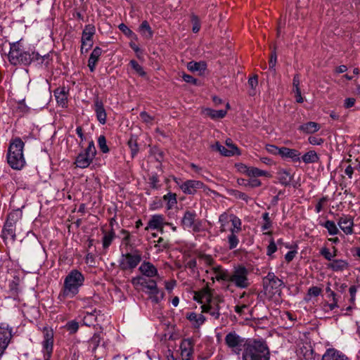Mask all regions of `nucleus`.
<instances>
[{
	"label": "nucleus",
	"mask_w": 360,
	"mask_h": 360,
	"mask_svg": "<svg viewBox=\"0 0 360 360\" xmlns=\"http://www.w3.org/2000/svg\"><path fill=\"white\" fill-rule=\"evenodd\" d=\"M94 103V110L96 112V118L101 124H104L106 122L107 114L103 103L98 97L95 98Z\"/></svg>",
	"instance_id": "obj_15"
},
{
	"label": "nucleus",
	"mask_w": 360,
	"mask_h": 360,
	"mask_svg": "<svg viewBox=\"0 0 360 360\" xmlns=\"http://www.w3.org/2000/svg\"><path fill=\"white\" fill-rule=\"evenodd\" d=\"M236 232L235 231H230V234L228 236V243H229V248L230 250H233L237 247L239 243V239L237 236Z\"/></svg>",
	"instance_id": "obj_41"
},
{
	"label": "nucleus",
	"mask_w": 360,
	"mask_h": 360,
	"mask_svg": "<svg viewBox=\"0 0 360 360\" xmlns=\"http://www.w3.org/2000/svg\"><path fill=\"white\" fill-rule=\"evenodd\" d=\"M211 295L207 290H204L203 292H195L193 299L200 303H203L204 302H208L210 300Z\"/></svg>",
	"instance_id": "obj_39"
},
{
	"label": "nucleus",
	"mask_w": 360,
	"mask_h": 360,
	"mask_svg": "<svg viewBox=\"0 0 360 360\" xmlns=\"http://www.w3.org/2000/svg\"><path fill=\"white\" fill-rule=\"evenodd\" d=\"M322 226L328 230L330 235L334 236L339 233L338 229L333 221L327 220Z\"/></svg>",
	"instance_id": "obj_44"
},
{
	"label": "nucleus",
	"mask_w": 360,
	"mask_h": 360,
	"mask_svg": "<svg viewBox=\"0 0 360 360\" xmlns=\"http://www.w3.org/2000/svg\"><path fill=\"white\" fill-rule=\"evenodd\" d=\"M261 185V181L257 179H250V180L248 181L247 184H245V186H250L251 188L259 187Z\"/></svg>",
	"instance_id": "obj_59"
},
{
	"label": "nucleus",
	"mask_w": 360,
	"mask_h": 360,
	"mask_svg": "<svg viewBox=\"0 0 360 360\" xmlns=\"http://www.w3.org/2000/svg\"><path fill=\"white\" fill-rule=\"evenodd\" d=\"M127 144H128L129 148L131 150V157L134 158L137 155V153L139 150V145H138V142H137V136L135 135H131V137L129 138V139L128 140Z\"/></svg>",
	"instance_id": "obj_35"
},
{
	"label": "nucleus",
	"mask_w": 360,
	"mask_h": 360,
	"mask_svg": "<svg viewBox=\"0 0 360 360\" xmlns=\"http://www.w3.org/2000/svg\"><path fill=\"white\" fill-rule=\"evenodd\" d=\"M283 285V281L279 279L274 273L269 272L267 276L263 278L264 290L272 295L280 292L281 287Z\"/></svg>",
	"instance_id": "obj_10"
},
{
	"label": "nucleus",
	"mask_w": 360,
	"mask_h": 360,
	"mask_svg": "<svg viewBox=\"0 0 360 360\" xmlns=\"http://www.w3.org/2000/svg\"><path fill=\"white\" fill-rule=\"evenodd\" d=\"M213 150L219 152L222 155L226 157L233 156L234 155L240 154L238 148H232V150L226 148L224 146L221 145L218 141L211 146Z\"/></svg>",
	"instance_id": "obj_22"
},
{
	"label": "nucleus",
	"mask_w": 360,
	"mask_h": 360,
	"mask_svg": "<svg viewBox=\"0 0 360 360\" xmlns=\"http://www.w3.org/2000/svg\"><path fill=\"white\" fill-rule=\"evenodd\" d=\"M200 259L206 264L212 265L214 262L212 257L207 255H200Z\"/></svg>",
	"instance_id": "obj_64"
},
{
	"label": "nucleus",
	"mask_w": 360,
	"mask_h": 360,
	"mask_svg": "<svg viewBox=\"0 0 360 360\" xmlns=\"http://www.w3.org/2000/svg\"><path fill=\"white\" fill-rule=\"evenodd\" d=\"M102 340L101 333H95L88 341V349L94 354L95 357L97 356L96 351L100 347Z\"/></svg>",
	"instance_id": "obj_20"
},
{
	"label": "nucleus",
	"mask_w": 360,
	"mask_h": 360,
	"mask_svg": "<svg viewBox=\"0 0 360 360\" xmlns=\"http://www.w3.org/2000/svg\"><path fill=\"white\" fill-rule=\"evenodd\" d=\"M139 32L146 38L150 39L153 35V32L148 21L144 20L139 27Z\"/></svg>",
	"instance_id": "obj_36"
},
{
	"label": "nucleus",
	"mask_w": 360,
	"mask_h": 360,
	"mask_svg": "<svg viewBox=\"0 0 360 360\" xmlns=\"http://www.w3.org/2000/svg\"><path fill=\"white\" fill-rule=\"evenodd\" d=\"M141 261V253L138 250L132 252L122 254L120 259L119 266L123 271L135 269Z\"/></svg>",
	"instance_id": "obj_6"
},
{
	"label": "nucleus",
	"mask_w": 360,
	"mask_h": 360,
	"mask_svg": "<svg viewBox=\"0 0 360 360\" xmlns=\"http://www.w3.org/2000/svg\"><path fill=\"white\" fill-rule=\"evenodd\" d=\"M13 328L6 323H0V358L8 347L12 337Z\"/></svg>",
	"instance_id": "obj_11"
},
{
	"label": "nucleus",
	"mask_w": 360,
	"mask_h": 360,
	"mask_svg": "<svg viewBox=\"0 0 360 360\" xmlns=\"http://www.w3.org/2000/svg\"><path fill=\"white\" fill-rule=\"evenodd\" d=\"M54 96L57 103L62 108L67 107L68 91L65 87L58 88L54 91Z\"/></svg>",
	"instance_id": "obj_24"
},
{
	"label": "nucleus",
	"mask_w": 360,
	"mask_h": 360,
	"mask_svg": "<svg viewBox=\"0 0 360 360\" xmlns=\"http://www.w3.org/2000/svg\"><path fill=\"white\" fill-rule=\"evenodd\" d=\"M231 221L232 224V228L230 231H235L236 233H239L241 231V221L236 216L231 214Z\"/></svg>",
	"instance_id": "obj_46"
},
{
	"label": "nucleus",
	"mask_w": 360,
	"mask_h": 360,
	"mask_svg": "<svg viewBox=\"0 0 360 360\" xmlns=\"http://www.w3.org/2000/svg\"><path fill=\"white\" fill-rule=\"evenodd\" d=\"M165 201L167 202V209H172L176 203V195L172 193H168L163 196Z\"/></svg>",
	"instance_id": "obj_43"
},
{
	"label": "nucleus",
	"mask_w": 360,
	"mask_h": 360,
	"mask_svg": "<svg viewBox=\"0 0 360 360\" xmlns=\"http://www.w3.org/2000/svg\"><path fill=\"white\" fill-rule=\"evenodd\" d=\"M98 145L101 151L103 153L109 152V148L106 143V139L104 135H101L98 139Z\"/></svg>",
	"instance_id": "obj_47"
},
{
	"label": "nucleus",
	"mask_w": 360,
	"mask_h": 360,
	"mask_svg": "<svg viewBox=\"0 0 360 360\" xmlns=\"http://www.w3.org/2000/svg\"><path fill=\"white\" fill-rule=\"evenodd\" d=\"M160 180L157 174H152L149 177V184L150 187L153 189H159L160 184H159Z\"/></svg>",
	"instance_id": "obj_49"
},
{
	"label": "nucleus",
	"mask_w": 360,
	"mask_h": 360,
	"mask_svg": "<svg viewBox=\"0 0 360 360\" xmlns=\"http://www.w3.org/2000/svg\"><path fill=\"white\" fill-rule=\"evenodd\" d=\"M25 143L20 138H15L9 145L7 161L11 167L15 170L22 169L25 165V160L23 155Z\"/></svg>",
	"instance_id": "obj_4"
},
{
	"label": "nucleus",
	"mask_w": 360,
	"mask_h": 360,
	"mask_svg": "<svg viewBox=\"0 0 360 360\" xmlns=\"http://www.w3.org/2000/svg\"><path fill=\"white\" fill-rule=\"evenodd\" d=\"M277 250V247L274 240H271L269 245L267 247L266 254L269 256H271L273 253H274Z\"/></svg>",
	"instance_id": "obj_60"
},
{
	"label": "nucleus",
	"mask_w": 360,
	"mask_h": 360,
	"mask_svg": "<svg viewBox=\"0 0 360 360\" xmlns=\"http://www.w3.org/2000/svg\"><path fill=\"white\" fill-rule=\"evenodd\" d=\"M96 155V150L93 141L89 143L84 153H79L76 158L75 164L79 168H86L92 162Z\"/></svg>",
	"instance_id": "obj_8"
},
{
	"label": "nucleus",
	"mask_w": 360,
	"mask_h": 360,
	"mask_svg": "<svg viewBox=\"0 0 360 360\" xmlns=\"http://www.w3.org/2000/svg\"><path fill=\"white\" fill-rule=\"evenodd\" d=\"M248 84L252 88V89L255 90L258 84V76L255 75L253 77L249 78Z\"/></svg>",
	"instance_id": "obj_63"
},
{
	"label": "nucleus",
	"mask_w": 360,
	"mask_h": 360,
	"mask_svg": "<svg viewBox=\"0 0 360 360\" xmlns=\"http://www.w3.org/2000/svg\"><path fill=\"white\" fill-rule=\"evenodd\" d=\"M149 279H146L142 276H139L137 278H135L132 280V283L134 284H140L143 288H146V285H148V281Z\"/></svg>",
	"instance_id": "obj_57"
},
{
	"label": "nucleus",
	"mask_w": 360,
	"mask_h": 360,
	"mask_svg": "<svg viewBox=\"0 0 360 360\" xmlns=\"http://www.w3.org/2000/svg\"><path fill=\"white\" fill-rule=\"evenodd\" d=\"M242 360H270V351L264 340H248L244 345Z\"/></svg>",
	"instance_id": "obj_2"
},
{
	"label": "nucleus",
	"mask_w": 360,
	"mask_h": 360,
	"mask_svg": "<svg viewBox=\"0 0 360 360\" xmlns=\"http://www.w3.org/2000/svg\"><path fill=\"white\" fill-rule=\"evenodd\" d=\"M149 296L151 300L155 303H158L164 297V292H160V290L156 288L155 290L149 291Z\"/></svg>",
	"instance_id": "obj_42"
},
{
	"label": "nucleus",
	"mask_w": 360,
	"mask_h": 360,
	"mask_svg": "<svg viewBox=\"0 0 360 360\" xmlns=\"http://www.w3.org/2000/svg\"><path fill=\"white\" fill-rule=\"evenodd\" d=\"M186 319L192 323L195 328H198L205 321V317L202 314H198L195 312L187 313Z\"/></svg>",
	"instance_id": "obj_27"
},
{
	"label": "nucleus",
	"mask_w": 360,
	"mask_h": 360,
	"mask_svg": "<svg viewBox=\"0 0 360 360\" xmlns=\"http://www.w3.org/2000/svg\"><path fill=\"white\" fill-rule=\"evenodd\" d=\"M212 270L215 275L214 278L212 277L213 281L215 278L217 281H228V282L230 281L231 273L228 270L224 269L221 266L218 265V266H214L212 268Z\"/></svg>",
	"instance_id": "obj_19"
},
{
	"label": "nucleus",
	"mask_w": 360,
	"mask_h": 360,
	"mask_svg": "<svg viewBox=\"0 0 360 360\" xmlns=\"http://www.w3.org/2000/svg\"><path fill=\"white\" fill-rule=\"evenodd\" d=\"M232 193L236 198L241 199L248 202V196L245 193L240 192L237 190L232 191Z\"/></svg>",
	"instance_id": "obj_61"
},
{
	"label": "nucleus",
	"mask_w": 360,
	"mask_h": 360,
	"mask_svg": "<svg viewBox=\"0 0 360 360\" xmlns=\"http://www.w3.org/2000/svg\"><path fill=\"white\" fill-rule=\"evenodd\" d=\"M17 221L18 214L16 212L8 214L1 233V237L4 241L10 239L13 243L16 240L15 224Z\"/></svg>",
	"instance_id": "obj_7"
},
{
	"label": "nucleus",
	"mask_w": 360,
	"mask_h": 360,
	"mask_svg": "<svg viewBox=\"0 0 360 360\" xmlns=\"http://www.w3.org/2000/svg\"><path fill=\"white\" fill-rule=\"evenodd\" d=\"M191 21L192 23V31L194 33H198L200 30V20L198 15L192 13L191 15Z\"/></svg>",
	"instance_id": "obj_45"
},
{
	"label": "nucleus",
	"mask_w": 360,
	"mask_h": 360,
	"mask_svg": "<svg viewBox=\"0 0 360 360\" xmlns=\"http://www.w3.org/2000/svg\"><path fill=\"white\" fill-rule=\"evenodd\" d=\"M49 54L41 56L35 51H26L23 49L20 41H17L11 44V49L8 55L9 62L13 65H28L32 63L41 64L48 59Z\"/></svg>",
	"instance_id": "obj_1"
},
{
	"label": "nucleus",
	"mask_w": 360,
	"mask_h": 360,
	"mask_svg": "<svg viewBox=\"0 0 360 360\" xmlns=\"http://www.w3.org/2000/svg\"><path fill=\"white\" fill-rule=\"evenodd\" d=\"M121 233L124 236L123 237V239H122V242L123 243L128 246V245H130L131 246V243H130V239H131V235H130V233L125 230V229H122L121 231Z\"/></svg>",
	"instance_id": "obj_56"
},
{
	"label": "nucleus",
	"mask_w": 360,
	"mask_h": 360,
	"mask_svg": "<svg viewBox=\"0 0 360 360\" xmlns=\"http://www.w3.org/2000/svg\"><path fill=\"white\" fill-rule=\"evenodd\" d=\"M84 276L78 270L72 269L65 276L63 288L58 298L65 300L66 298H73L79 291V288L84 285Z\"/></svg>",
	"instance_id": "obj_3"
},
{
	"label": "nucleus",
	"mask_w": 360,
	"mask_h": 360,
	"mask_svg": "<svg viewBox=\"0 0 360 360\" xmlns=\"http://www.w3.org/2000/svg\"><path fill=\"white\" fill-rule=\"evenodd\" d=\"M247 340L240 337L236 331L229 332L224 338L226 346L236 354H240L242 350L241 347L244 349V345Z\"/></svg>",
	"instance_id": "obj_9"
},
{
	"label": "nucleus",
	"mask_w": 360,
	"mask_h": 360,
	"mask_svg": "<svg viewBox=\"0 0 360 360\" xmlns=\"http://www.w3.org/2000/svg\"><path fill=\"white\" fill-rule=\"evenodd\" d=\"M321 360H349V359L342 352L330 348L326 351Z\"/></svg>",
	"instance_id": "obj_18"
},
{
	"label": "nucleus",
	"mask_w": 360,
	"mask_h": 360,
	"mask_svg": "<svg viewBox=\"0 0 360 360\" xmlns=\"http://www.w3.org/2000/svg\"><path fill=\"white\" fill-rule=\"evenodd\" d=\"M95 34V27L91 25L85 26L82 37V42H91L93 41V36Z\"/></svg>",
	"instance_id": "obj_30"
},
{
	"label": "nucleus",
	"mask_w": 360,
	"mask_h": 360,
	"mask_svg": "<svg viewBox=\"0 0 360 360\" xmlns=\"http://www.w3.org/2000/svg\"><path fill=\"white\" fill-rule=\"evenodd\" d=\"M97 311L96 309L91 312L86 311L83 317V323L85 326H92L96 321Z\"/></svg>",
	"instance_id": "obj_34"
},
{
	"label": "nucleus",
	"mask_w": 360,
	"mask_h": 360,
	"mask_svg": "<svg viewBox=\"0 0 360 360\" xmlns=\"http://www.w3.org/2000/svg\"><path fill=\"white\" fill-rule=\"evenodd\" d=\"M164 225V217L160 214H155L152 216L150 219L148 221L146 227L145 228L146 231H148L149 229H159Z\"/></svg>",
	"instance_id": "obj_26"
},
{
	"label": "nucleus",
	"mask_w": 360,
	"mask_h": 360,
	"mask_svg": "<svg viewBox=\"0 0 360 360\" xmlns=\"http://www.w3.org/2000/svg\"><path fill=\"white\" fill-rule=\"evenodd\" d=\"M102 53L103 50L98 46H96L91 52L88 60V67L91 72L95 70L96 63Z\"/></svg>",
	"instance_id": "obj_23"
},
{
	"label": "nucleus",
	"mask_w": 360,
	"mask_h": 360,
	"mask_svg": "<svg viewBox=\"0 0 360 360\" xmlns=\"http://www.w3.org/2000/svg\"><path fill=\"white\" fill-rule=\"evenodd\" d=\"M338 225L343 232L348 235L352 234L353 232V219L347 216H343L340 218Z\"/></svg>",
	"instance_id": "obj_21"
},
{
	"label": "nucleus",
	"mask_w": 360,
	"mask_h": 360,
	"mask_svg": "<svg viewBox=\"0 0 360 360\" xmlns=\"http://www.w3.org/2000/svg\"><path fill=\"white\" fill-rule=\"evenodd\" d=\"M320 254L328 261H332V258L336 256L335 252L332 255L327 248H323L320 251Z\"/></svg>",
	"instance_id": "obj_53"
},
{
	"label": "nucleus",
	"mask_w": 360,
	"mask_h": 360,
	"mask_svg": "<svg viewBox=\"0 0 360 360\" xmlns=\"http://www.w3.org/2000/svg\"><path fill=\"white\" fill-rule=\"evenodd\" d=\"M321 292L322 290L321 288L317 286H312L309 288L307 295L309 296L317 297L321 294Z\"/></svg>",
	"instance_id": "obj_55"
},
{
	"label": "nucleus",
	"mask_w": 360,
	"mask_h": 360,
	"mask_svg": "<svg viewBox=\"0 0 360 360\" xmlns=\"http://www.w3.org/2000/svg\"><path fill=\"white\" fill-rule=\"evenodd\" d=\"M187 68L191 71H204L206 69V64L204 62H189L187 65Z\"/></svg>",
	"instance_id": "obj_40"
},
{
	"label": "nucleus",
	"mask_w": 360,
	"mask_h": 360,
	"mask_svg": "<svg viewBox=\"0 0 360 360\" xmlns=\"http://www.w3.org/2000/svg\"><path fill=\"white\" fill-rule=\"evenodd\" d=\"M194 342L192 339H184L180 345L181 356L186 360H189L193 354Z\"/></svg>",
	"instance_id": "obj_16"
},
{
	"label": "nucleus",
	"mask_w": 360,
	"mask_h": 360,
	"mask_svg": "<svg viewBox=\"0 0 360 360\" xmlns=\"http://www.w3.org/2000/svg\"><path fill=\"white\" fill-rule=\"evenodd\" d=\"M65 328L70 334H74L79 329V323L75 321H70L67 323Z\"/></svg>",
	"instance_id": "obj_48"
},
{
	"label": "nucleus",
	"mask_w": 360,
	"mask_h": 360,
	"mask_svg": "<svg viewBox=\"0 0 360 360\" xmlns=\"http://www.w3.org/2000/svg\"><path fill=\"white\" fill-rule=\"evenodd\" d=\"M103 233H104L102 239L103 248L104 249H107L111 245L113 239L115 238V233L113 229H112L109 232H106L103 230Z\"/></svg>",
	"instance_id": "obj_33"
},
{
	"label": "nucleus",
	"mask_w": 360,
	"mask_h": 360,
	"mask_svg": "<svg viewBox=\"0 0 360 360\" xmlns=\"http://www.w3.org/2000/svg\"><path fill=\"white\" fill-rule=\"evenodd\" d=\"M197 214L193 211L187 210L181 219V224L184 229H192L194 231H199L198 221L196 219Z\"/></svg>",
	"instance_id": "obj_14"
},
{
	"label": "nucleus",
	"mask_w": 360,
	"mask_h": 360,
	"mask_svg": "<svg viewBox=\"0 0 360 360\" xmlns=\"http://www.w3.org/2000/svg\"><path fill=\"white\" fill-rule=\"evenodd\" d=\"M278 176L279 182L284 186L289 185L292 179V176L290 174V173L285 169L279 170L278 172Z\"/></svg>",
	"instance_id": "obj_32"
},
{
	"label": "nucleus",
	"mask_w": 360,
	"mask_h": 360,
	"mask_svg": "<svg viewBox=\"0 0 360 360\" xmlns=\"http://www.w3.org/2000/svg\"><path fill=\"white\" fill-rule=\"evenodd\" d=\"M149 279H146L142 276H139L137 278H135L132 280V283L134 284H140L143 288H146V285H148V281Z\"/></svg>",
	"instance_id": "obj_58"
},
{
	"label": "nucleus",
	"mask_w": 360,
	"mask_h": 360,
	"mask_svg": "<svg viewBox=\"0 0 360 360\" xmlns=\"http://www.w3.org/2000/svg\"><path fill=\"white\" fill-rule=\"evenodd\" d=\"M130 65L132 67V68L140 75V76H145L146 72L143 70V68L138 63L137 61L132 60L130 61Z\"/></svg>",
	"instance_id": "obj_50"
},
{
	"label": "nucleus",
	"mask_w": 360,
	"mask_h": 360,
	"mask_svg": "<svg viewBox=\"0 0 360 360\" xmlns=\"http://www.w3.org/2000/svg\"><path fill=\"white\" fill-rule=\"evenodd\" d=\"M140 117L143 122L146 123H151L153 120V117L148 115L146 112L143 111L140 113Z\"/></svg>",
	"instance_id": "obj_62"
},
{
	"label": "nucleus",
	"mask_w": 360,
	"mask_h": 360,
	"mask_svg": "<svg viewBox=\"0 0 360 360\" xmlns=\"http://www.w3.org/2000/svg\"><path fill=\"white\" fill-rule=\"evenodd\" d=\"M276 61H277L276 52L275 50H274L271 53L270 59H269V70L273 71L274 73H276L275 66L276 64Z\"/></svg>",
	"instance_id": "obj_51"
},
{
	"label": "nucleus",
	"mask_w": 360,
	"mask_h": 360,
	"mask_svg": "<svg viewBox=\"0 0 360 360\" xmlns=\"http://www.w3.org/2000/svg\"><path fill=\"white\" fill-rule=\"evenodd\" d=\"M248 270L244 266H236L231 273L229 282L233 283L238 288H247L250 285L248 277Z\"/></svg>",
	"instance_id": "obj_5"
},
{
	"label": "nucleus",
	"mask_w": 360,
	"mask_h": 360,
	"mask_svg": "<svg viewBox=\"0 0 360 360\" xmlns=\"http://www.w3.org/2000/svg\"><path fill=\"white\" fill-rule=\"evenodd\" d=\"M320 127L318 123L314 122H309L299 127V130L306 134H313L319 131Z\"/></svg>",
	"instance_id": "obj_29"
},
{
	"label": "nucleus",
	"mask_w": 360,
	"mask_h": 360,
	"mask_svg": "<svg viewBox=\"0 0 360 360\" xmlns=\"http://www.w3.org/2000/svg\"><path fill=\"white\" fill-rule=\"evenodd\" d=\"M205 112L207 115L214 120L221 119L224 117L227 113L226 110H216L210 108L206 109Z\"/></svg>",
	"instance_id": "obj_37"
},
{
	"label": "nucleus",
	"mask_w": 360,
	"mask_h": 360,
	"mask_svg": "<svg viewBox=\"0 0 360 360\" xmlns=\"http://www.w3.org/2000/svg\"><path fill=\"white\" fill-rule=\"evenodd\" d=\"M223 302V299L219 297H210L207 304L202 306V312L208 313L215 319H218L220 316L219 313V303Z\"/></svg>",
	"instance_id": "obj_13"
},
{
	"label": "nucleus",
	"mask_w": 360,
	"mask_h": 360,
	"mask_svg": "<svg viewBox=\"0 0 360 360\" xmlns=\"http://www.w3.org/2000/svg\"><path fill=\"white\" fill-rule=\"evenodd\" d=\"M266 149L271 154L281 155V148L274 145L268 144L266 146Z\"/></svg>",
	"instance_id": "obj_54"
},
{
	"label": "nucleus",
	"mask_w": 360,
	"mask_h": 360,
	"mask_svg": "<svg viewBox=\"0 0 360 360\" xmlns=\"http://www.w3.org/2000/svg\"><path fill=\"white\" fill-rule=\"evenodd\" d=\"M301 153L296 149L289 148L286 147L281 148V156L283 158L291 159L292 162H300Z\"/></svg>",
	"instance_id": "obj_17"
},
{
	"label": "nucleus",
	"mask_w": 360,
	"mask_h": 360,
	"mask_svg": "<svg viewBox=\"0 0 360 360\" xmlns=\"http://www.w3.org/2000/svg\"><path fill=\"white\" fill-rule=\"evenodd\" d=\"M245 170L244 172L250 177H257V176H270V174L264 170L259 169L257 167H248L246 166L243 167Z\"/></svg>",
	"instance_id": "obj_28"
},
{
	"label": "nucleus",
	"mask_w": 360,
	"mask_h": 360,
	"mask_svg": "<svg viewBox=\"0 0 360 360\" xmlns=\"http://www.w3.org/2000/svg\"><path fill=\"white\" fill-rule=\"evenodd\" d=\"M53 344V340H44L43 341L44 349L46 351L47 355H49V356H51V354L52 353Z\"/></svg>",
	"instance_id": "obj_52"
},
{
	"label": "nucleus",
	"mask_w": 360,
	"mask_h": 360,
	"mask_svg": "<svg viewBox=\"0 0 360 360\" xmlns=\"http://www.w3.org/2000/svg\"><path fill=\"white\" fill-rule=\"evenodd\" d=\"M301 160L305 164L316 163L319 161V157L315 150H309L302 156L300 155V160Z\"/></svg>",
	"instance_id": "obj_31"
},
{
	"label": "nucleus",
	"mask_w": 360,
	"mask_h": 360,
	"mask_svg": "<svg viewBox=\"0 0 360 360\" xmlns=\"http://www.w3.org/2000/svg\"><path fill=\"white\" fill-rule=\"evenodd\" d=\"M180 188L184 193L188 195H194L201 189L205 193H207L210 191L203 182L196 180H187L184 181L180 185Z\"/></svg>",
	"instance_id": "obj_12"
},
{
	"label": "nucleus",
	"mask_w": 360,
	"mask_h": 360,
	"mask_svg": "<svg viewBox=\"0 0 360 360\" xmlns=\"http://www.w3.org/2000/svg\"><path fill=\"white\" fill-rule=\"evenodd\" d=\"M347 263L342 259H334L329 264L328 267L333 271H342L347 267Z\"/></svg>",
	"instance_id": "obj_38"
},
{
	"label": "nucleus",
	"mask_w": 360,
	"mask_h": 360,
	"mask_svg": "<svg viewBox=\"0 0 360 360\" xmlns=\"http://www.w3.org/2000/svg\"><path fill=\"white\" fill-rule=\"evenodd\" d=\"M139 271L147 277H153L158 274V270L150 262H143L139 266Z\"/></svg>",
	"instance_id": "obj_25"
}]
</instances>
